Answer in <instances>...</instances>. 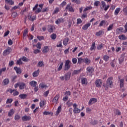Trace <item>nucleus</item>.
I'll list each match as a JSON object with an SVG mask.
<instances>
[{"label": "nucleus", "mask_w": 127, "mask_h": 127, "mask_svg": "<svg viewBox=\"0 0 127 127\" xmlns=\"http://www.w3.org/2000/svg\"><path fill=\"white\" fill-rule=\"evenodd\" d=\"M71 61L69 60H66L65 62L64 66V71H68L70 68H71Z\"/></svg>", "instance_id": "f257e3e1"}, {"label": "nucleus", "mask_w": 127, "mask_h": 127, "mask_svg": "<svg viewBox=\"0 0 127 127\" xmlns=\"http://www.w3.org/2000/svg\"><path fill=\"white\" fill-rule=\"evenodd\" d=\"M113 78L112 77H110L107 79L106 81V86L107 87L112 88V86H113Z\"/></svg>", "instance_id": "f03ea898"}, {"label": "nucleus", "mask_w": 127, "mask_h": 127, "mask_svg": "<svg viewBox=\"0 0 127 127\" xmlns=\"http://www.w3.org/2000/svg\"><path fill=\"white\" fill-rule=\"evenodd\" d=\"M77 106H78L76 103H74L73 105V112L74 114H79L81 112V110L80 109L77 108Z\"/></svg>", "instance_id": "7ed1b4c3"}, {"label": "nucleus", "mask_w": 127, "mask_h": 127, "mask_svg": "<svg viewBox=\"0 0 127 127\" xmlns=\"http://www.w3.org/2000/svg\"><path fill=\"white\" fill-rule=\"evenodd\" d=\"M93 72H94V67L92 66H88L86 68V73L87 75H92V74H93Z\"/></svg>", "instance_id": "20e7f679"}, {"label": "nucleus", "mask_w": 127, "mask_h": 127, "mask_svg": "<svg viewBox=\"0 0 127 127\" xmlns=\"http://www.w3.org/2000/svg\"><path fill=\"white\" fill-rule=\"evenodd\" d=\"M11 48L8 47L3 52V56H6V55H8L11 52Z\"/></svg>", "instance_id": "39448f33"}, {"label": "nucleus", "mask_w": 127, "mask_h": 127, "mask_svg": "<svg viewBox=\"0 0 127 127\" xmlns=\"http://www.w3.org/2000/svg\"><path fill=\"white\" fill-rule=\"evenodd\" d=\"M55 29V26L53 25H49L47 28V30L49 33H52Z\"/></svg>", "instance_id": "423d86ee"}, {"label": "nucleus", "mask_w": 127, "mask_h": 127, "mask_svg": "<svg viewBox=\"0 0 127 127\" xmlns=\"http://www.w3.org/2000/svg\"><path fill=\"white\" fill-rule=\"evenodd\" d=\"M95 83L97 88H101L102 87V79H97Z\"/></svg>", "instance_id": "0eeeda50"}, {"label": "nucleus", "mask_w": 127, "mask_h": 127, "mask_svg": "<svg viewBox=\"0 0 127 127\" xmlns=\"http://www.w3.org/2000/svg\"><path fill=\"white\" fill-rule=\"evenodd\" d=\"M97 102H98V100L97 99V98H91L89 101L88 105H89V106H91V105H93V104H96Z\"/></svg>", "instance_id": "6e6552de"}, {"label": "nucleus", "mask_w": 127, "mask_h": 127, "mask_svg": "<svg viewBox=\"0 0 127 127\" xmlns=\"http://www.w3.org/2000/svg\"><path fill=\"white\" fill-rule=\"evenodd\" d=\"M50 49H49V46H44V48L42 49V52L44 54H46V53H48Z\"/></svg>", "instance_id": "1a4fd4ad"}, {"label": "nucleus", "mask_w": 127, "mask_h": 127, "mask_svg": "<svg viewBox=\"0 0 127 127\" xmlns=\"http://www.w3.org/2000/svg\"><path fill=\"white\" fill-rule=\"evenodd\" d=\"M80 82L82 85H88V79L86 78L82 77L80 79Z\"/></svg>", "instance_id": "9d476101"}, {"label": "nucleus", "mask_w": 127, "mask_h": 127, "mask_svg": "<svg viewBox=\"0 0 127 127\" xmlns=\"http://www.w3.org/2000/svg\"><path fill=\"white\" fill-rule=\"evenodd\" d=\"M59 98H60V95L57 94L53 99V104H58V100H59Z\"/></svg>", "instance_id": "9b49d317"}, {"label": "nucleus", "mask_w": 127, "mask_h": 127, "mask_svg": "<svg viewBox=\"0 0 127 127\" xmlns=\"http://www.w3.org/2000/svg\"><path fill=\"white\" fill-rule=\"evenodd\" d=\"M21 120L23 122H27V121H30V120H31V117L30 116L25 115L22 117Z\"/></svg>", "instance_id": "f8f14e48"}, {"label": "nucleus", "mask_w": 127, "mask_h": 127, "mask_svg": "<svg viewBox=\"0 0 127 127\" xmlns=\"http://www.w3.org/2000/svg\"><path fill=\"white\" fill-rule=\"evenodd\" d=\"M26 87V84L24 82H19V88L20 90H23Z\"/></svg>", "instance_id": "ddd939ff"}, {"label": "nucleus", "mask_w": 127, "mask_h": 127, "mask_svg": "<svg viewBox=\"0 0 127 127\" xmlns=\"http://www.w3.org/2000/svg\"><path fill=\"white\" fill-rule=\"evenodd\" d=\"M43 4H40L39 5V7L40 8H38L37 10L35 11V13L37 14L39 13V12H41V9H42V7H43Z\"/></svg>", "instance_id": "4468645a"}, {"label": "nucleus", "mask_w": 127, "mask_h": 127, "mask_svg": "<svg viewBox=\"0 0 127 127\" xmlns=\"http://www.w3.org/2000/svg\"><path fill=\"white\" fill-rule=\"evenodd\" d=\"M83 63H85L86 65H90L91 64V60L88 58L83 59Z\"/></svg>", "instance_id": "2eb2a0df"}, {"label": "nucleus", "mask_w": 127, "mask_h": 127, "mask_svg": "<svg viewBox=\"0 0 127 127\" xmlns=\"http://www.w3.org/2000/svg\"><path fill=\"white\" fill-rule=\"evenodd\" d=\"M15 111L14 109H10L8 113V117H11L14 115Z\"/></svg>", "instance_id": "dca6fc26"}, {"label": "nucleus", "mask_w": 127, "mask_h": 127, "mask_svg": "<svg viewBox=\"0 0 127 127\" xmlns=\"http://www.w3.org/2000/svg\"><path fill=\"white\" fill-rule=\"evenodd\" d=\"M64 22V18L63 17L58 19L56 21V24H60V23H63Z\"/></svg>", "instance_id": "f3484780"}, {"label": "nucleus", "mask_w": 127, "mask_h": 127, "mask_svg": "<svg viewBox=\"0 0 127 127\" xmlns=\"http://www.w3.org/2000/svg\"><path fill=\"white\" fill-rule=\"evenodd\" d=\"M62 110V106L60 105V106L58 107L57 111L56 112L55 116H56V117H57L58 115H59V114L61 113Z\"/></svg>", "instance_id": "a211bd4d"}, {"label": "nucleus", "mask_w": 127, "mask_h": 127, "mask_svg": "<svg viewBox=\"0 0 127 127\" xmlns=\"http://www.w3.org/2000/svg\"><path fill=\"white\" fill-rule=\"evenodd\" d=\"M90 26H91V23H88L87 24H85L84 25H83L82 26V29L83 30H88V28H89V27H90Z\"/></svg>", "instance_id": "6ab92c4d"}, {"label": "nucleus", "mask_w": 127, "mask_h": 127, "mask_svg": "<svg viewBox=\"0 0 127 127\" xmlns=\"http://www.w3.org/2000/svg\"><path fill=\"white\" fill-rule=\"evenodd\" d=\"M14 70L16 71L17 74H21L22 73L21 68L18 67L17 66H15L14 67Z\"/></svg>", "instance_id": "aec40b11"}, {"label": "nucleus", "mask_w": 127, "mask_h": 127, "mask_svg": "<svg viewBox=\"0 0 127 127\" xmlns=\"http://www.w3.org/2000/svg\"><path fill=\"white\" fill-rule=\"evenodd\" d=\"M120 88H124L125 86V79L123 78L120 80Z\"/></svg>", "instance_id": "412c9836"}, {"label": "nucleus", "mask_w": 127, "mask_h": 127, "mask_svg": "<svg viewBox=\"0 0 127 127\" xmlns=\"http://www.w3.org/2000/svg\"><path fill=\"white\" fill-rule=\"evenodd\" d=\"M65 9H68L69 11L70 12H74V9L73 8V7L70 6L69 4L66 6Z\"/></svg>", "instance_id": "4be33fe9"}, {"label": "nucleus", "mask_w": 127, "mask_h": 127, "mask_svg": "<svg viewBox=\"0 0 127 127\" xmlns=\"http://www.w3.org/2000/svg\"><path fill=\"white\" fill-rule=\"evenodd\" d=\"M39 87L40 89H44V88H47V85H46V84L43 82H42L39 84Z\"/></svg>", "instance_id": "5701e85b"}, {"label": "nucleus", "mask_w": 127, "mask_h": 127, "mask_svg": "<svg viewBox=\"0 0 127 127\" xmlns=\"http://www.w3.org/2000/svg\"><path fill=\"white\" fill-rule=\"evenodd\" d=\"M45 105H46V101L42 100L40 103V108H44Z\"/></svg>", "instance_id": "b1692460"}, {"label": "nucleus", "mask_w": 127, "mask_h": 127, "mask_svg": "<svg viewBox=\"0 0 127 127\" xmlns=\"http://www.w3.org/2000/svg\"><path fill=\"white\" fill-rule=\"evenodd\" d=\"M40 70H39V69H38V70L35 71L32 75H33V76L35 77H38V75H39V73H40Z\"/></svg>", "instance_id": "393cba45"}, {"label": "nucleus", "mask_w": 127, "mask_h": 127, "mask_svg": "<svg viewBox=\"0 0 127 127\" xmlns=\"http://www.w3.org/2000/svg\"><path fill=\"white\" fill-rule=\"evenodd\" d=\"M29 84L30 85V86H31V87H36L37 85V82L33 80L29 82Z\"/></svg>", "instance_id": "a878e982"}, {"label": "nucleus", "mask_w": 127, "mask_h": 127, "mask_svg": "<svg viewBox=\"0 0 127 127\" xmlns=\"http://www.w3.org/2000/svg\"><path fill=\"white\" fill-rule=\"evenodd\" d=\"M28 18L29 20H31V21H34V20L36 19V16L28 15Z\"/></svg>", "instance_id": "bb28decb"}, {"label": "nucleus", "mask_w": 127, "mask_h": 127, "mask_svg": "<svg viewBox=\"0 0 127 127\" xmlns=\"http://www.w3.org/2000/svg\"><path fill=\"white\" fill-rule=\"evenodd\" d=\"M118 37L120 40H127V37L125 35H120Z\"/></svg>", "instance_id": "cd10ccee"}, {"label": "nucleus", "mask_w": 127, "mask_h": 127, "mask_svg": "<svg viewBox=\"0 0 127 127\" xmlns=\"http://www.w3.org/2000/svg\"><path fill=\"white\" fill-rule=\"evenodd\" d=\"M70 77H71V74L69 72L65 74V81H68L70 80Z\"/></svg>", "instance_id": "c85d7f7f"}, {"label": "nucleus", "mask_w": 127, "mask_h": 127, "mask_svg": "<svg viewBox=\"0 0 127 127\" xmlns=\"http://www.w3.org/2000/svg\"><path fill=\"white\" fill-rule=\"evenodd\" d=\"M120 11H121V8L120 7L116 8L114 12L115 15H118V14L120 13Z\"/></svg>", "instance_id": "c756f323"}, {"label": "nucleus", "mask_w": 127, "mask_h": 127, "mask_svg": "<svg viewBox=\"0 0 127 127\" xmlns=\"http://www.w3.org/2000/svg\"><path fill=\"white\" fill-rule=\"evenodd\" d=\"M6 71V67L0 68V76H1L2 73H4Z\"/></svg>", "instance_id": "7c9ffc66"}, {"label": "nucleus", "mask_w": 127, "mask_h": 127, "mask_svg": "<svg viewBox=\"0 0 127 127\" xmlns=\"http://www.w3.org/2000/svg\"><path fill=\"white\" fill-rule=\"evenodd\" d=\"M68 42H69V38H66L63 41V44L65 46H66V45H67L68 44Z\"/></svg>", "instance_id": "2f4dec72"}, {"label": "nucleus", "mask_w": 127, "mask_h": 127, "mask_svg": "<svg viewBox=\"0 0 127 127\" xmlns=\"http://www.w3.org/2000/svg\"><path fill=\"white\" fill-rule=\"evenodd\" d=\"M38 67H44V63L43 61H39L37 64Z\"/></svg>", "instance_id": "473e14b6"}, {"label": "nucleus", "mask_w": 127, "mask_h": 127, "mask_svg": "<svg viewBox=\"0 0 127 127\" xmlns=\"http://www.w3.org/2000/svg\"><path fill=\"white\" fill-rule=\"evenodd\" d=\"M19 97L20 99H26L27 97V94H21L19 95Z\"/></svg>", "instance_id": "72a5a7b5"}, {"label": "nucleus", "mask_w": 127, "mask_h": 127, "mask_svg": "<svg viewBox=\"0 0 127 127\" xmlns=\"http://www.w3.org/2000/svg\"><path fill=\"white\" fill-rule=\"evenodd\" d=\"M113 28H114V24L109 25L107 28V31H111V30H113Z\"/></svg>", "instance_id": "f704fd0d"}, {"label": "nucleus", "mask_w": 127, "mask_h": 127, "mask_svg": "<svg viewBox=\"0 0 127 127\" xmlns=\"http://www.w3.org/2000/svg\"><path fill=\"white\" fill-rule=\"evenodd\" d=\"M3 85H8V84H9V79L8 78H5L3 81Z\"/></svg>", "instance_id": "c9c22d12"}, {"label": "nucleus", "mask_w": 127, "mask_h": 127, "mask_svg": "<svg viewBox=\"0 0 127 127\" xmlns=\"http://www.w3.org/2000/svg\"><path fill=\"white\" fill-rule=\"evenodd\" d=\"M123 30H124V29L122 27H120L116 29V32L118 33V34H120V33H121Z\"/></svg>", "instance_id": "e433bc0d"}, {"label": "nucleus", "mask_w": 127, "mask_h": 127, "mask_svg": "<svg viewBox=\"0 0 127 127\" xmlns=\"http://www.w3.org/2000/svg\"><path fill=\"white\" fill-rule=\"evenodd\" d=\"M50 37L51 39H53V40H55L57 37V35H56V34L53 33L50 36Z\"/></svg>", "instance_id": "4c0bfd02"}, {"label": "nucleus", "mask_w": 127, "mask_h": 127, "mask_svg": "<svg viewBox=\"0 0 127 127\" xmlns=\"http://www.w3.org/2000/svg\"><path fill=\"white\" fill-rule=\"evenodd\" d=\"M109 59H110V57L109 56L104 55L103 56V60L106 61V62L109 61Z\"/></svg>", "instance_id": "58836bf2"}, {"label": "nucleus", "mask_w": 127, "mask_h": 127, "mask_svg": "<svg viewBox=\"0 0 127 127\" xmlns=\"http://www.w3.org/2000/svg\"><path fill=\"white\" fill-rule=\"evenodd\" d=\"M114 114H115V115H118V116H121V115H122L121 111H120V110H119L118 109H116L114 111Z\"/></svg>", "instance_id": "ea45409f"}, {"label": "nucleus", "mask_w": 127, "mask_h": 127, "mask_svg": "<svg viewBox=\"0 0 127 127\" xmlns=\"http://www.w3.org/2000/svg\"><path fill=\"white\" fill-rule=\"evenodd\" d=\"M5 1L6 2H7V3H9L10 5H12L14 3V2L12 0H5Z\"/></svg>", "instance_id": "a19ab883"}, {"label": "nucleus", "mask_w": 127, "mask_h": 127, "mask_svg": "<svg viewBox=\"0 0 127 127\" xmlns=\"http://www.w3.org/2000/svg\"><path fill=\"white\" fill-rule=\"evenodd\" d=\"M27 33H28V31L26 29L24 30L23 34V38H24V37L27 36Z\"/></svg>", "instance_id": "79ce46f5"}, {"label": "nucleus", "mask_w": 127, "mask_h": 127, "mask_svg": "<svg viewBox=\"0 0 127 127\" xmlns=\"http://www.w3.org/2000/svg\"><path fill=\"white\" fill-rule=\"evenodd\" d=\"M96 45V43L95 42H93L91 46L90 47V50L91 51H93V50H95V46Z\"/></svg>", "instance_id": "37998d69"}, {"label": "nucleus", "mask_w": 127, "mask_h": 127, "mask_svg": "<svg viewBox=\"0 0 127 127\" xmlns=\"http://www.w3.org/2000/svg\"><path fill=\"white\" fill-rule=\"evenodd\" d=\"M103 33H104V32L102 30H100L96 33V36H101V35H102V34H103Z\"/></svg>", "instance_id": "c03bdc74"}, {"label": "nucleus", "mask_w": 127, "mask_h": 127, "mask_svg": "<svg viewBox=\"0 0 127 127\" xmlns=\"http://www.w3.org/2000/svg\"><path fill=\"white\" fill-rule=\"evenodd\" d=\"M13 101L12 98H8L6 101V104H11Z\"/></svg>", "instance_id": "a18cd8bd"}, {"label": "nucleus", "mask_w": 127, "mask_h": 127, "mask_svg": "<svg viewBox=\"0 0 127 127\" xmlns=\"http://www.w3.org/2000/svg\"><path fill=\"white\" fill-rule=\"evenodd\" d=\"M101 6H100V8L101 9H103V8H104L105 6H106V2L104 1H101Z\"/></svg>", "instance_id": "49530a36"}, {"label": "nucleus", "mask_w": 127, "mask_h": 127, "mask_svg": "<svg viewBox=\"0 0 127 127\" xmlns=\"http://www.w3.org/2000/svg\"><path fill=\"white\" fill-rule=\"evenodd\" d=\"M92 7L91 6H87L83 10V12H86V11H87V10H90V9H92Z\"/></svg>", "instance_id": "de8ad7c7"}, {"label": "nucleus", "mask_w": 127, "mask_h": 127, "mask_svg": "<svg viewBox=\"0 0 127 127\" xmlns=\"http://www.w3.org/2000/svg\"><path fill=\"white\" fill-rule=\"evenodd\" d=\"M14 120L15 121H18V120H20V115L18 114H16L14 116Z\"/></svg>", "instance_id": "09e8293b"}, {"label": "nucleus", "mask_w": 127, "mask_h": 127, "mask_svg": "<svg viewBox=\"0 0 127 127\" xmlns=\"http://www.w3.org/2000/svg\"><path fill=\"white\" fill-rule=\"evenodd\" d=\"M63 62L61 63L59 67L58 68V71H61L62 70V68H63V65H64Z\"/></svg>", "instance_id": "8fccbe9b"}, {"label": "nucleus", "mask_w": 127, "mask_h": 127, "mask_svg": "<svg viewBox=\"0 0 127 127\" xmlns=\"http://www.w3.org/2000/svg\"><path fill=\"white\" fill-rule=\"evenodd\" d=\"M21 60H22V61H23L24 62H28V61H29V59L25 57H23L21 58Z\"/></svg>", "instance_id": "3c124183"}, {"label": "nucleus", "mask_w": 127, "mask_h": 127, "mask_svg": "<svg viewBox=\"0 0 127 127\" xmlns=\"http://www.w3.org/2000/svg\"><path fill=\"white\" fill-rule=\"evenodd\" d=\"M41 43L40 42H38L37 44L36 45V47L38 48V49H41V46H42Z\"/></svg>", "instance_id": "603ef678"}, {"label": "nucleus", "mask_w": 127, "mask_h": 127, "mask_svg": "<svg viewBox=\"0 0 127 127\" xmlns=\"http://www.w3.org/2000/svg\"><path fill=\"white\" fill-rule=\"evenodd\" d=\"M103 47H104V44H101L98 46L97 49L98 50H102V49H103Z\"/></svg>", "instance_id": "864d4df0"}, {"label": "nucleus", "mask_w": 127, "mask_h": 127, "mask_svg": "<svg viewBox=\"0 0 127 127\" xmlns=\"http://www.w3.org/2000/svg\"><path fill=\"white\" fill-rule=\"evenodd\" d=\"M37 38L40 41H41V40H44V37L43 36H37Z\"/></svg>", "instance_id": "5fc2aeb1"}, {"label": "nucleus", "mask_w": 127, "mask_h": 127, "mask_svg": "<svg viewBox=\"0 0 127 127\" xmlns=\"http://www.w3.org/2000/svg\"><path fill=\"white\" fill-rule=\"evenodd\" d=\"M17 65H21L22 64V62L21 61V59H19L16 62Z\"/></svg>", "instance_id": "6e6d98bb"}, {"label": "nucleus", "mask_w": 127, "mask_h": 127, "mask_svg": "<svg viewBox=\"0 0 127 127\" xmlns=\"http://www.w3.org/2000/svg\"><path fill=\"white\" fill-rule=\"evenodd\" d=\"M123 11L124 12L125 15H127V6L123 8Z\"/></svg>", "instance_id": "4d7b16f0"}, {"label": "nucleus", "mask_w": 127, "mask_h": 127, "mask_svg": "<svg viewBox=\"0 0 127 127\" xmlns=\"http://www.w3.org/2000/svg\"><path fill=\"white\" fill-rule=\"evenodd\" d=\"M84 59H82V58H78V64H81L82 62L83 61Z\"/></svg>", "instance_id": "13d9d810"}, {"label": "nucleus", "mask_w": 127, "mask_h": 127, "mask_svg": "<svg viewBox=\"0 0 127 127\" xmlns=\"http://www.w3.org/2000/svg\"><path fill=\"white\" fill-rule=\"evenodd\" d=\"M40 52H41L40 50H39V49L34 50V54H38V53H40Z\"/></svg>", "instance_id": "bf43d9fd"}, {"label": "nucleus", "mask_w": 127, "mask_h": 127, "mask_svg": "<svg viewBox=\"0 0 127 127\" xmlns=\"http://www.w3.org/2000/svg\"><path fill=\"white\" fill-rule=\"evenodd\" d=\"M18 95H19V92L15 90V91L13 93V95L15 96H18Z\"/></svg>", "instance_id": "052dcab7"}, {"label": "nucleus", "mask_w": 127, "mask_h": 127, "mask_svg": "<svg viewBox=\"0 0 127 127\" xmlns=\"http://www.w3.org/2000/svg\"><path fill=\"white\" fill-rule=\"evenodd\" d=\"M65 96H71V91H67L64 93Z\"/></svg>", "instance_id": "680f3d73"}, {"label": "nucleus", "mask_w": 127, "mask_h": 127, "mask_svg": "<svg viewBox=\"0 0 127 127\" xmlns=\"http://www.w3.org/2000/svg\"><path fill=\"white\" fill-rule=\"evenodd\" d=\"M100 4V1L96 0L94 2V6H98Z\"/></svg>", "instance_id": "e2e57ef3"}, {"label": "nucleus", "mask_w": 127, "mask_h": 127, "mask_svg": "<svg viewBox=\"0 0 127 127\" xmlns=\"http://www.w3.org/2000/svg\"><path fill=\"white\" fill-rule=\"evenodd\" d=\"M71 61L73 64H76V63H77V59L76 58H72Z\"/></svg>", "instance_id": "0e129e2a"}, {"label": "nucleus", "mask_w": 127, "mask_h": 127, "mask_svg": "<svg viewBox=\"0 0 127 127\" xmlns=\"http://www.w3.org/2000/svg\"><path fill=\"white\" fill-rule=\"evenodd\" d=\"M66 104L68 106V107H71V106L73 105V103L70 102V101H68L66 103Z\"/></svg>", "instance_id": "69168bd1"}, {"label": "nucleus", "mask_w": 127, "mask_h": 127, "mask_svg": "<svg viewBox=\"0 0 127 127\" xmlns=\"http://www.w3.org/2000/svg\"><path fill=\"white\" fill-rule=\"evenodd\" d=\"M8 45H12L13 44V42L11 39H9L8 41Z\"/></svg>", "instance_id": "338daca9"}, {"label": "nucleus", "mask_w": 127, "mask_h": 127, "mask_svg": "<svg viewBox=\"0 0 127 127\" xmlns=\"http://www.w3.org/2000/svg\"><path fill=\"white\" fill-rule=\"evenodd\" d=\"M77 24H81L82 23V20L80 18L77 19Z\"/></svg>", "instance_id": "774afa93"}]
</instances>
